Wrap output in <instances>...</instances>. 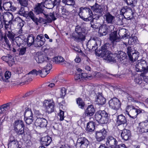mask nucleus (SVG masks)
<instances>
[{"mask_svg":"<svg viewBox=\"0 0 148 148\" xmlns=\"http://www.w3.org/2000/svg\"><path fill=\"white\" fill-rule=\"evenodd\" d=\"M110 45L109 43H106L102 46L101 48V49L99 51L98 54L99 56L103 58V59L107 61L108 62L112 63H114L116 62V54L112 53L109 51Z\"/></svg>","mask_w":148,"mask_h":148,"instance_id":"1","label":"nucleus"},{"mask_svg":"<svg viewBox=\"0 0 148 148\" xmlns=\"http://www.w3.org/2000/svg\"><path fill=\"white\" fill-rule=\"evenodd\" d=\"M136 70L137 72L143 71V73L141 74L140 75L144 78L146 77L145 74L148 72V65L146 62L143 59L138 60L135 65Z\"/></svg>","mask_w":148,"mask_h":148,"instance_id":"2","label":"nucleus"},{"mask_svg":"<svg viewBox=\"0 0 148 148\" xmlns=\"http://www.w3.org/2000/svg\"><path fill=\"white\" fill-rule=\"evenodd\" d=\"M14 130L18 136L24 135L25 125L23 121L20 119L15 120L13 123Z\"/></svg>","mask_w":148,"mask_h":148,"instance_id":"3","label":"nucleus"},{"mask_svg":"<svg viewBox=\"0 0 148 148\" xmlns=\"http://www.w3.org/2000/svg\"><path fill=\"white\" fill-rule=\"evenodd\" d=\"M103 21V23L101 26L99 30L100 36L106 35L108 33L112 32L114 29V27L112 24H106Z\"/></svg>","mask_w":148,"mask_h":148,"instance_id":"4","label":"nucleus"},{"mask_svg":"<svg viewBox=\"0 0 148 148\" xmlns=\"http://www.w3.org/2000/svg\"><path fill=\"white\" fill-rule=\"evenodd\" d=\"M91 9L94 11L96 14V17L95 18L96 20H98L103 18L102 12L103 8L101 5L96 3L95 5L92 6H90Z\"/></svg>","mask_w":148,"mask_h":148,"instance_id":"5","label":"nucleus"},{"mask_svg":"<svg viewBox=\"0 0 148 148\" xmlns=\"http://www.w3.org/2000/svg\"><path fill=\"white\" fill-rule=\"evenodd\" d=\"M100 44V42L99 39L95 37L90 38L88 42L86 45L87 48L90 49L94 51L97 49V46Z\"/></svg>","mask_w":148,"mask_h":148,"instance_id":"6","label":"nucleus"},{"mask_svg":"<svg viewBox=\"0 0 148 148\" xmlns=\"http://www.w3.org/2000/svg\"><path fill=\"white\" fill-rule=\"evenodd\" d=\"M135 11L134 9L129 7H125L121 9L120 14L124 16L125 18L127 19L132 18Z\"/></svg>","mask_w":148,"mask_h":148,"instance_id":"7","label":"nucleus"},{"mask_svg":"<svg viewBox=\"0 0 148 148\" xmlns=\"http://www.w3.org/2000/svg\"><path fill=\"white\" fill-rule=\"evenodd\" d=\"M107 131L104 128L96 131L95 137L97 141L98 142H101L104 140L107 136Z\"/></svg>","mask_w":148,"mask_h":148,"instance_id":"8","label":"nucleus"},{"mask_svg":"<svg viewBox=\"0 0 148 148\" xmlns=\"http://www.w3.org/2000/svg\"><path fill=\"white\" fill-rule=\"evenodd\" d=\"M91 9L88 7H82L79 9L78 15L80 17H82L92 16L93 13Z\"/></svg>","mask_w":148,"mask_h":148,"instance_id":"9","label":"nucleus"},{"mask_svg":"<svg viewBox=\"0 0 148 148\" xmlns=\"http://www.w3.org/2000/svg\"><path fill=\"white\" fill-rule=\"evenodd\" d=\"M88 140L85 137H80L77 140L76 144V148H87L89 144Z\"/></svg>","mask_w":148,"mask_h":148,"instance_id":"10","label":"nucleus"},{"mask_svg":"<svg viewBox=\"0 0 148 148\" xmlns=\"http://www.w3.org/2000/svg\"><path fill=\"white\" fill-rule=\"evenodd\" d=\"M43 5L45 7L49 9L53 8L56 5H59L60 2V0H43Z\"/></svg>","mask_w":148,"mask_h":148,"instance_id":"11","label":"nucleus"},{"mask_svg":"<svg viewBox=\"0 0 148 148\" xmlns=\"http://www.w3.org/2000/svg\"><path fill=\"white\" fill-rule=\"evenodd\" d=\"M42 53L38 52L36 54V56L35 58L37 62L39 63H42L45 61L46 62H50L51 59L48 57L45 54V52Z\"/></svg>","mask_w":148,"mask_h":148,"instance_id":"12","label":"nucleus"},{"mask_svg":"<svg viewBox=\"0 0 148 148\" xmlns=\"http://www.w3.org/2000/svg\"><path fill=\"white\" fill-rule=\"evenodd\" d=\"M130 108L132 109L130 110V117L133 119L136 118L138 114L145 112L143 110L136 108L133 106H127V109L129 110Z\"/></svg>","mask_w":148,"mask_h":148,"instance_id":"13","label":"nucleus"},{"mask_svg":"<svg viewBox=\"0 0 148 148\" xmlns=\"http://www.w3.org/2000/svg\"><path fill=\"white\" fill-rule=\"evenodd\" d=\"M118 141L115 138L112 136H108L106 138V144L109 148H116Z\"/></svg>","mask_w":148,"mask_h":148,"instance_id":"14","label":"nucleus"},{"mask_svg":"<svg viewBox=\"0 0 148 148\" xmlns=\"http://www.w3.org/2000/svg\"><path fill=\"white\" fill-rule=\"evenodd\" d=\"M121 103L119 99L116 98H113L109 101L110 107L111 108L116 110L120 108L121 106Z\"/></svg>","mask_w":148,"mask_h":148,"instance_id":"15","label":"nucleus"},{"mask_svg":"<svg viewBox=\"0 0 148 148\" xmlns=\"http://www.w3.org/2000/svg\"><path fill=\"white\" fill-rule=\"evenodd\" d=\"M46 110L48 113H50L54 110V103L51 101L45 100L44 103Z\"/></svg>","mask_w":148,"mask_h":148,"instance_id":"16","label":"nucleus"},{"mask_svg":"<svg viewBox=\"0 0 148 148\" xmlns=\"http://www.w3.org/2000/svg\"><path fill=\"white\" fill-rule=\"evenodd\" d=\"M42 116V114H40L39 117L37 116V118L35 122V125L36 126H39L41 127H46L47 126V121L45 118L40 117V116Z\"/></svg>","mask_w":148,"mask_h":148,"instance_id":"17","label":"nucleus"},{"mask_svg":"<svg viewBox=\"0 0 148 148\" xmlns=\"http://www.w3.org/2000/svg\"><path fill=\"white\" fill-rule=\"evenodd\" d=\"M45 39L42 35H38L35 40L34 45L36 47H39L42 46L45 43Z\"/></svg>","mask_w":148,"mask_h":148,"instance_id":"18","label":"nucleus"},{"mask_svg":"<svg viewBox=\"0 0 148 148\" xmlns=\"http://www.w3.org/2000/svg\"><path fill=\"white\" fill-rule=\"evenodd\" d=\"M109 39L113 45H115L116 42L119 41V37L118 36L117 31H114L109 34Z\"/></svg>","mask_w":148,"mask_h":148,"instance_id":"19","label":"nucleus"},{"mask_svg":"<svg viewBox=\"0 0 148 148\" xmlns=\"http://www.w3.org/2000/svg\"><path fill=\"white\" fill-rule=\"evenodd\" d=\"M47 71V70H45L43 69L42 70H39L38 71L36 69H33L28 74H35L36 75L40 74V76L41 77H45L49 73Z\"/></svg>","mask_w":148,"mask_h":148,"instance_id":"20","label":"nucleus"},{"mask_svg":"<svg viewBox=\"0 0 148 148\" xmlns=\"http://www.w3.org/2000/svg\"><path fill=\"white\" fill-rule=\"evenodd\" d=\"M106 102V99L102 96L101 94H99L96 95V97L95 100V104L100 105L104 104Z\"/></svg>","mask_w":148,"mask_h":148,"instance_id":"21","label":"nucleus"},{"mask_svg":"<svg viewBox=\"0 0 148 148\" xmlns=\"http://www.w3.org/2000/svg\"><path fill=\"white\" fill-rule=\"evenodd\" d=\"M121 136L122 139L125 140H127L131 137L130 131L129 130L124 129L122 131Z\"/></svg>","mask_w":148,"mask_h":148,"instance_id":"22","label":"nucleus"},{"mask_svg":"<svg viewBox=\"0 0 148 148\" xmlns=\"http://www.w3.org/2000/svg\"><path fill=\"white\" fill-rule=\"evenodd\" d=\"M103 18L108 24H113L114 17L109 13H106L103 16Z\"/></svg>","mask_w":148,"mask_h":148,"instance_id":"23","label":"nucleus"},{"mask_svg":"<svg viewBox=\"0 0 148 148\" xmlns=\"http://www.w3.org/2000/svg\"><path fill=\"white\" fill-rule=\"evenodd\" d=\"M86 32L78 34L76 36H73L74 40L77 42H83L85 40Z\"/></svg>","mask_w":148,"mask_h":148,"instance_id":"24","label":"nucleus"},{"mask_svg":"<svg viewBox=\"0 0 148 148\" xmlns=\"http://www.w3.org/2000/svg\"><path fill=\"white\" fill-rule=\"evenodd\" d=\"M43 4V3H38L37 4V5L36 6V7L34 8V12L36 14H38L43 13H43L44 10L43 8L45 6Z\"/></svg>","mask_w":148,"mask_h":148,"instance_id":"25","label":"nucleus"},{"mask_svg":"<svg viewBox=\"0 0 148 148\" xmlns=\"http://www.w3.org/2000/svg\"><path fill=\"white\" fill-rule=\"evenodd\" d=\"M95 111V108L92 105L88 106L86 110L85 115L87 116H92L94 114Z\"/></svg>","mask_w":148,"mask_h":148,"instance_id":"26","label":"nucleus"},{"mask_svg":"<svg viewBox=\"0 0 148 148\" xmlns=\"http://www.w3.org/2000/svg\"><path fill=\"white\" fill-rule=\"evenodd\" d=\"M44 15L46 17V19H45L43 20V22H44L45 24L51 23L52 21L55 20L56 19L55 16V14L53 13H50L49 15H47L45 14Z\"/></svg>","mask_w":148,"mask_h":148,"instance_id":"27","label":"nucleus"},{"mask_svg":"<svg viewBox=\"0 0 148 148\" xmlns=\"http://www.w3.org/2000/svg\"><path fill=\"white\" fill-rule=\"evenodd\" d=\"M139 127L142 133L148 132V121L146 120L139 124Z\"/></svg>","mask_w":148,"mask_h":148,"instance_id":"28","label":"nucleus"},{"mask_svg":"<svg viewBox=\"0 0 148 148\" xmlns=\"http://www.w3.org/2000/svg\"><path fill=\"white\" fill-rule=\"evenodd\" d=\"M127 122L125 117L123 114H121L117 116L116 123L118 125L124 124L126 123Z\"/></svg>","mask_w":148,"mask_h":148,"instance_id":"29","label":"nucleus"},{"mask_svg":"<svg viewBox=\"0 0 148 148\" xmlns=\"http://www.w3.org/2000/svg\"><path fill=\"white\" fill-rule=\"evenodd\" d=\"M52 141L51 137L47 136L42 137L41 139V143L43 146L49 145Z\"/></svg>","mask_w":148,"mask_h":148,"instance_id":"30","label":"nucleus"},{"mask_svg":"<svg viewBox=\"0 0 148 148\" xmlns=\"http://www.w3.org/2000/svg\"><path fill=\"white\" fill-rule=\"evenodd\" d=\"M2 18L4 22H6V21L11 20L13 18L12 14L9 12H4L2 14Z\"/></svg>","mask_w":148,"mask_h":148,"instance_id":"31","label":"nucleus"},{"mask_svg":"<svg viewBox=\"0 0 148 148\" xmlns=\"http://www.w3.org/2000/svg\"><path fill=\"white\" fill-rule=\"evenodd\" d=\"M127 31L124 28L121 29L119 31L118 34L119 38H128L129 36L127 33Z\"/></svg>","mask_w":148,"mask_h":148,"instance_id":"32","label":"nucleus"},{"mask_svg":"<svg viewBox=\"0 0 148 148\" xmlns=\"http://www.w3.org/2000/svg\"><path fill=\"white\" fill-rule=\"evenodd\" d=\"M103 113L100 124L107 123L110 120L109 114L104 110L103 111Z\"/></svg>","mask_w":148,"mask_h":148,"instance_id":"33","label":"nucleus"},{"mask_svg":"<svg viewBox=\"0 0 148 148\" xmlns=\"http://www.w3.org/2000/svg\"><path fill=\"white\" fill-rule=\"evenodd\" d=\"M11 105V103H8L1 106L0 108V114L4 113L7 112L10 109V106Z\"/></svg>","mask_w":148,"mask_h":148,"instance_id":"34","label":"nucleus"},{"mask_svg":"<svg viewBox=\"0 0 148 148\" xmlns=\"http://www.w3.org/2000/svg\"><path fill=\"white\" fill-rule=\"evenodd\" d=\"M95 123L93 121L88 122L87 125L86 130L88 132H92L95 129Z\"/></svg>","mask_w":148,"mask_h":148,"instance_id":"35","label":"nucleus"},{"mask_svg":"<svg viewBox=\"0 0 148 148\" xmlns=\"http://www.w3.org/2000/svg\"><path fill=\"white\" fill-rule=\"evenodd\" d=\"M117 59L119 61H122L126 58V54L123 51H119L118 53L116 54Z\"/></svg>","mask_w":148,"mask_h":148,"instance_id":"36","label":"nucleus"},{"mask_svg":"<svg viewBox=\"0 0 148 148\" xmlns=\"http://www.w3.org/2000/svg\"><path fill=\"white\" fill-rule=\"evenodd\" d=\"M23 40L19 37L16 38L15 41L14 42L13 45L16 46V48L21 47L22 44L23 42Z\"/></svg>","mask_w":148,"mask_h":148,"instance_id":"37","label":"nucleus"},{"mask_svg":"<svg viewBox=\"0 0 148 148\" xmlns=\"http://www.w3.org/2000/svg\"><path fill=\"white\" fill-rule=\"evenodd\" d=\"M132 53V54H130L129 55L128 57L131 62L132 63L134 61H136L138 59V53H135V51Z\"/></svg>","mask_w":148,"mask_h":148,"instance_id":"38","label":"nucleus"},{"mask_svg":"<svg viewBox=\"0 0 148 148\" xmlns=\"http://www.w3.org/2000/svg\"><path fill=\"white\" fill-rule=\"evenodd\" d=\"M75 31L78 34L86 32V31L84 27L82 25H77L76 26Z\"/></svg>","mask_w":148,"mask_h":148,"instance_id":"39","label":"nucleus"},{"mask_svg":"<svg viewBox=\"0 0 148 148\" xmlns=\"http://www.w3.org/2000/svg\"><path fill=\"white\" fill-rule=\"evenodd\" d=\"M34 37L32 34L29 35L27 39V45L29 46H30L33 44H34L35 42Z\"/></svg>","mask_w":148,"mask_h":148,"instance_id":"40","label":"nucleus"},{"mask_svg":"<svg viewBox=\"0 0 148 148\" xmlns=\"http://www.w3.org/2000/svg\"><path fill=\"white\" fill-rule=\"evenodd\" d=\"M103 111L97 112L95 115V119L100 124L101 120L103 115Z\"/></svg>","mask_w":148,"mask_h":148,"instance_id":"41","label":"nucleus"},{"mask_svg":"<svg viewBox=\"0 0 148 148\" xmlns=\"http://www.w3.org/2000/svg\"><path fill=\"white\" fill-rule=\"evenodd\" d=\"M83 20L86 21H90L91 27H92L93 25L92 24V23L93 22L94 18H93L92 16H89L86 17L83 16V17H80Z\"/></svg>","mask_w":148,"mask_h":148,"instance_id":"42","label":"nucleus"},{"mask_svg":"<svg viewBox=\"0 0 148 148\" xmlns=\"http://www.w3.org/2000/svg\"><path fill=\"white\" fill-rule=\"evenodd\" d=\"M14 21L17 23L18 26L20 28H21L24 25L25 22L19 17L16 18Z\"/></svg>","mask_w":148,"mask_h":148,"instance_id":"43","label":"nucleus"},{"mask_svg":"<svg viewBox=\"0 0 148 148\" xmlns=\"http://www.w3.org/2000/svg\"><path fill=\"white\" fill-rule=\"evenodd\" d=\"M33 116V113L31 109L29 108H27L24 113V118L32 117Z\"/></svg>","mask_w":148,"mask_h":148,"instance_id":"44","label":"nucleus"},{"mask_svg":"<svg viewBox=\"0 0 148 148\" xmlns=\"http://www.w3.org/2000/svg\"><path fill=\"white\" fill-rule=\"evenodd\" d=\"M8 148H18V142L17 140H15L13 142L9 143ZM19 148H20V147Z\"/></svg>","mask_w":148,"mask_h":148,"instance_id":"45","label":"nucleus"},{"mask_svg":"<svg viewBox=\"0 0 148 148\" xmlns=\"http://www.w3.org/2000/svg\"><path fill=\"white\" fill-rule=\"evenodd\" d=\"M76 101L79 107L83 109L85 104L82 99L80 98H78L76 99Z\"/></svg>","mask_w":148,"mask_h":148,"instance_id":"46","label":"nucleus"},{"mask_svg":"<svg viewBox=\"0 0 148 148\" xmlns=\"http://www.w3.org/2000/svg\"><path fill=\"white\" fill-rule=\"evenodd\" d=\"M127 5H130L132 7H134L137 3V0H124Z\"/></svg>","mask_w":148,"mask_h":148,"instance_id":"47","label":"nucleus"},{"mask_svg":"<svg viewBox=\"0 0 148 148\" xmlns=\"http://www.w3.org/2000/svg\"><path fill=\"white\" fill-rule=\"evenodd\" d=\"M137 41V37L136 36H134L130 38L128 41V43L129 44L132 45H134L136 43Z\"/></svg>","mask_w":148,"mask_h":148,"instance_id":"48","label":"nucleus"},{"mask_svg":"<svg viewBox=\"0 0 148 148\" xmlns=\"http://www.w3.org/2000/svg\"><path fill=\"white\" fill-rule=\"evenodd\" d=\"M12 2L9 1L3 3V7L4 10H9L12 6Z\"/></svg>","mask_w":148,"mask_h":148,"instance_id":"49","label":"nucleus"},{"mask_svg":"<svg viewBox=\"0 0 148 148\" xmlns=\"http://www.w3.org/2000/svg\"><path fill=\"white\" fill-rule=\"evenodd\" d=\"M17 49V50L19 51V55H23L25 54L26 51V47H19Z\"/></svg>","mask_w":148,"mask_h":148,"instance_id":"50","label":"nucleus"},{"mask_svg":"<svg viewBox=\"0 0 148 148\" xmlns=\"http://www.w3.org/2000/svg\"><path fill=\"white\" fill-rule=\"evenodd\" d=\"M62 2L64 4L69 5H74L75 3L74 0H62Z\"/></svg>","mask_w":148,"mask_h":148,"instance_id":"51","label":"nucleus"},{"mask_svg":"<svg viewBox=\"0 0 148 148\" xmlns=\"http://www.w3.org/2000/svg\"><path fill=\"white\" fill-rule=\"evenodd\" d=\"M19 3L21 6L25 7H27L28 4V0H18Z\"/></svg>","mask_w":148,"mask_h":148,"instance_id":"52","label":"nucleus"},{"mask_svg":"<svg viewBox=\"0 0 148 148\" xmlns=\"http://www.w3.org/2000/svg\"><path fill=\"white\" fill-rule=\"evenodd\" d=\"M54 60L56 63L62 62L64 60V59L61 56L55 57L54 58Z\"/></svg>","mask_w":148,"mask_h":148,"instance_id":"53","label":"nucleus"},{"mask_svg":"<svg viewBox=\"0 0 148 148\" xmlns=\"http://www.w3.org/2000/svg\"><path fill=\"white\" fill-rule=\"evenodd\" d=\"M11 72L9 71H6L5 73V80L4 81L6 82H9L8 79L10 77Z\"/></svg>","mask_w":148,"mask_h":148,"instance_id":"54","label":"nucleus"},{"mask_svg":"<svg viewBox=\"0 0 148 148\" xmlns=\"http://www.w3.org/2000/svg\"><path fill=\"white\" fill-rule=\"evenodd\" d=\"M25 121L27 124L29 125L34 121L33 117L25 118Z\"/></svg>","mask_w":148,"mask_h":148,"instance_id":"55","label":"nucleus"},{"mask_svg":"<svg viewBox=\"0 0 148 148\" xmlns=\"http://www.w3.org/2000/svg\"><path fill=\"white\" fill-rule=\"evenodd\" d=\"M7 36L9 38L13 40L15 36V34L12 32L8 31Z\"/></svg>","mask_w":148,"mask_h":148,"instance_id":"56","label":"nucleus"},{"mask_svg":"<svg viewBox=\"0 0 148 148\" xmlns=\"http://www.w3.org/2000/svg\"><path fill=\"white\" fill-rule=\"evenodd\" d=\"M26 9H27V7H21L18 11V14L20 15L23 14V12H27Z\"/></svg>","mask_w":148,"mask_h":148,"instance_id":"57","label":"nucleus"},{"mask_svg":"<svg viewBox=\"0 0 148 148\" xmlns=\"http://www.w3.org/2000/svg\"><path fill=\"white\" fill-rule=\"evenodd\" d=\"M8 57H9V59L8 63V64L10 63V64L9 65L12 66L14 63V57L11 55H8Z\"/></svg>","mask_w":148,"mask_h":148,"instance_id":"58","label":"nucleus"},{"mask_svg":"<svg viewBox=\"0 0 148 148\" xmlns=\"http://www.w3.org/2000/svg\"><path fill=\"white\" fill-rule=\"evenodd\" d=\"M49 62H47V65L43 69L45 70H47V71L49 72V71L52 69L51 64Z\"/></svg>","mask_w":148,"mask_h":148,"instance_id":"59","label":"nucleus"},{"mask_svg":"<svg viewBox=\"0 0 148 148\" xmlns=\"http://www.w3.org/2000/svg\"><path fill=\"white\" fill-rule=\"evenodd\" d=\"M59 112L60 120L61 121H63L64 118V112L62 110H60Z\"/></svg>","mask_w":148,"mask_h":148,"instance_id":"60","label":"nucleus"},{"mask_svg":"<svg viewBox=\"0 0 148 148\" xmlns=\"http://www.w3.org/2000/svg\"><path fill=\"white\" fill-rule=\"evenodd\" d=\"M28 16L33 21L35 19V18H36V17L35 16L34 14L31 11L28 12Z\"/></svg>","mask_w":148,"mask_h":148,"instance_id":"61","label":"nucleus"},{"mask_svg":"<svg viewBox=\"0 0 148 148\" xmlns=\"http://www.w3.org/2000/svg\"><path fill=\"white\" fill-rule=\"evenodd\" d=\"M66 89L64 87L60 89L61 95L62 96H64L66 94Z\"/></svg>","mask_w":148,"mask_h":148,"instance_id":"62","label":"nucleus"},{"mask_svg":"<svg viewBox=\"0 0 148 148\" xmlns=\"http://www.w3.org/2000/svg\"><path fill=\"white\" fill-rule=\"evenodd\" d=\"M127 53L129 56V55L130 54H132V53L134 52V51H135L134 50H133V49H132V47H131L129 46L127 48Z\"/></svg>","mask_w":148,"mask_h":148,"instance_id":"63","label":"nucleus"},{"mask_svg":"<svg viewBox=\"0 0 148 148\" xmlns=\"http://www.w3.org/2000/svg\"><path fill=\"white\" fill-rule=\"evenodd\" d=\"M82 78H87L88 79H90V78H91L92 77V76H88L87 74L86 73H81Z\"/></svg>","mask_w":148,"mask_h":148,"instance_id":"64","label":"nucleus"}]
</instances>
